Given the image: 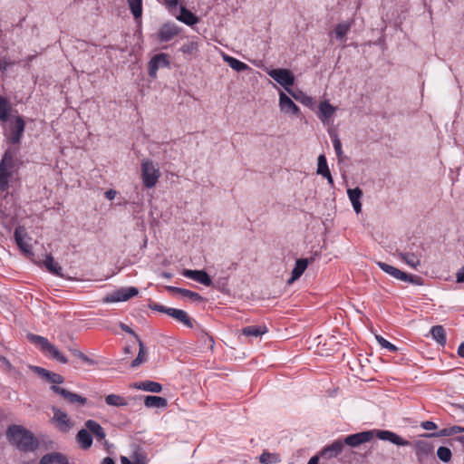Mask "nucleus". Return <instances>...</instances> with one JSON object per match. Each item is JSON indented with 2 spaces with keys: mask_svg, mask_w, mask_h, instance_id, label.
<instances>
[{
  "mask_svg": "<svg viewBox=\"0 0 464 464\" xmlns=\"http://www.w3.org/2000/svg\"><path fill=\"white\" fill-rule=\"evenodd\" d=\"M376 432L378 439L382 440H388L398 446H409L411 442L400 437L398 434L390 430H367L354 433L347 436L343 440V444L351 447H357L362 443L370 441Z\"/></svg>",
  "mask_w": 464,
  "mask_h": 464,
  "instance_id": "1",
  "label": "nucleus"
},
{
  "mask_svg": "<svg viewBox=\"0 0 464 464\" xmlns=\"http://www.w3.org/2000/svg\"><path fill=\"white\" fill-rule=\"evenodd\" d=\"M9 441L18 450L24 452L34 451L38 448L39 442L34 435L19 425H12L6 432Z\"/></svg>",
  "mask_w": 464,
  "mask_h": 464,
  "instance_id": "2",
  "label": "nucleus"
},
{
  "mask_svg": "<svg viewBox=\"0 0 464 464\" xmlns=\"http://www.w3.org/2000/svg\"><path fill=\"white\" fill-rule=\"evenodd\" d=\"M27 338L32 343L39 346L43 353H48L53 359L61 363L68 362L67 358L63 355L57 347L52 344L47 338L34 334H29Z\"/></svg>",
  "mask_w": 464,
  "mask_h": 464,
  "instance_id": "3",
  "label": "nucleus"
},
{
  "mask_svg": "<svg viewBox=\"0 0 464 464\" xmlns=\"http://www.w3.org/2000/svg\"><path fill=\"white\" fill-rule=\"evenodd\" d=\"M5 135L8 142L18 144L24 131L25 122L21 116H11L8 121Z\"/></svg>",
  "mask_w": 464,
  "mask_h": 464,
  "instance_id": "4",
  "label": "nucleus"
},
{
  "mask_svg": "<svg viewBox=\"0 0 464 464\" xmlns=\"http://www.w3.org/2000/svg\"><path fill=\"white\" fill-rule=\"evenodd\" d=\"M14 168V157L9 150H7L0 161V190L5 191L9 185V178L12 176Z\"/></svg>",
  "mask_w": 464,
  "mask_h": 464,
  "instance_id": "5",
  "label": "nucleus"
},
{
  "mask_svg": "<svg viewBox=\"0 0 464 464\" xmlns=\"http://www.w3.org/2000/svg\"><path fill=\"white\" fill-rule=\"evenodd\" d=\"M267 74L288 92H291L289 87L295 83V75L290 70L283 68L271 69L267 71Z\"/></svg>",
  "mask_w": 464,
  "mask_h": 464,
  "instance_id": "6",
  "label": "nucleus"
},
{
  "mask_svg": "<svg viewBox=\"0 0 464 464\" xmlns=\"http://www.w3.org/2000/svg\"><path fill=\"white\" fill-rule=\"evenodd\" d=\"M141 176L144 186L150 188L156 185L160 174L152 161L146 160L141 164Z\"/></svg>",
  "mask_w": 464,
  "mask_h": 464,
  "instance_id": "7",
  "label": "nucleus"
},
{
  "mask_svg": "<svg viewBox=\"0 0 464 464\" xmlns=\"http://www.w3.org/2000/svg\"><path fill=\"white\" fill-rule=\"evenodd\" d=\"M139 291L136 287H121L103 298L104 303L124 302L137 295Z\"/></svg>",
  "mask_w": 464,
  "mask_h": 464,
  "instance_id": "8",
  "label": "nucleus"
},
{
  "mask_svg": "<svg viewBox=\"0 0 464 464\" xmlns=\"http://www.w3.org/2000/svg\"><path fill=\"white\" fill-rule=\"evenodd\" d=\"M51 389L53 392L61 395L64 400H66L71 404L83 406L87 403V399L85 397L72 392L64 388H62L57 385H53Z\"/></svg>",
  "mask_w": 464,
  "mask_h": 464,
  "instance_id": "9",
  "label": "nucleus"
},
{
  "mask_svg": "<svg viewBox=\"0 0 464 464\" xmlns=\"http://www.w3.org/2000/svg\"><path fill=\"white\" fill-rule=\"evenodd\" d=\"M180 33V28L173 23H166L160 26L158 32V39L166 43L172 40Z\"/></svg>",
  "mask_w": 464,
  "mask_h": 464,
  "instance_id": "10",
  "label": "nucleus"
},
{
  "mask_svg": "<svg viewBox=\"0 0 464 464\" xmlns=\"http://www.w3.org/2000/svg\"><path fill=\"white\" fill-rule=\"evenodd\" d=\"M169 62L166 53H159L154 55L149 63L148 72L152 78H155L157 72L160 67H168Z\"/></svg>",
  "mask_w": 464,
  "mask_h": 464,
  "instance_id": "11",
  "label": "nucleus"
},
{
  "mask_svg": "<svg viewBox=\"0 0 464 464\" xmlns=\"http://www.w3.org/2000/svg\"><path fill=\"white\" fill-rule=\"evenodd\" d=\"M182 275L185 277L195 280L206 286H210L212 285V280H211L210 276L204 270L185 269L182 272Z\"/></svg>",
  "mask_w": 464,
  "mask_h": 464,
  "instance_id": "12",
  "label": "nucleus"
},
{
  "mask_svg": "<svg viewBox=\"0 0 464 464\" xmlns=\"http://www.w3.org/2000/svg\"><path fill=\"white\" fill-rule=\"evenodd\" d=\"M279 107L281 111L292 115H298V106L283 92L279 93Z\"/></svg>",
  "mask_w": 464,
  "mask_h": 464,
  "instance_id": "13",
  "label": "nucleus"
},
{
  "mask_svg": "<svg viewBox=\"0 0 464 464\" xmlns=\"http://www.w3.org/2000/svg\"><path fill=\"white\" fill-rule=\"evenodd\" d=\"M344 444L343 440H334L332 444L324 447L320 452V456L325 458L327 459L336 458L339 454L342 453L343 450Z\"/></svg>",
  "mask_w": 464,
  "mask_h": 464,
  "instance_id": "14",
  "label": "nucleus"
},
{
  "mask_svg": "<svg viewBox=\"0 0 464 464\" xmlns=\"http://www.w3.org/2000/svg\"><path fill=\"white\" fill-rule=\"evenodd\" d=\"M52 410L53 411V420L58 423L60 430L67 431L72 425L67 413L57 407H53Z\"/></svg>",
  "mask_w": 464,
  "mask_h": 464,
  "instance_id": "15",
  "label": "nucleus"
},
{
  "mask_svg": "<svg viewBox=\"0 0 464 464\" xmlns=\"http://www.w3.org/2000/svg\"><path fill=\"white\" fill-rule=\"evenodd\" d=\"M313 261V258H300L295 261V266L292 271L291 277L288 279L287 283L289 285L293 284L295 280H297L305 271L308 265Z\"/></svg>",
  "mask_w": 464,
  "mask_h": 464,
  "instance_id": "16",
  "label": "nucleus"
},
{
  "mask_svg": "<svg viewBox=\"0 0 464 464\" xmlns=\"http://www.w3.org/2000/svg\"><path fill=\"white\" fill-rule=\"evenodd\" d=\"M39 464H69L65 455L60 452H51L44 455Z\"/></svg>",
  "mask_w": 464,
  "mask_h": 464,
  "instance_id": "17",
  "label": "nucleus"
},
{
  "mask_svg": "<svg viewBox=\"0 0 464 464\" xmlns=\"http://www.w3.org/2000/svg\"><path fill=\"white\" fill-rule=\"evenodd\" d=\"M89 432L93 435L98 441H102L106 437L104 429L96 420H88L84 424Z\"/></svg>",
  "mask_w": 464,
  "mask_h": 464,
  "instance_id": "18",
  "label": "nucleus"
},
{
  "mask_svg": "<svg viewBox=\"0 0 464 464\" xmlns=\"http://www.w3.org/2000/svg\"><path fill=\"white\" fill-rule=\"evenodd\" d=\"M399 256L408 266L413 268H417L419 266H420L421 251L417 250L416 252H401L399 254Z\"/></svg>",
  "mask_w": 464,
  "mask_h": 464,
  "instance_id": "19",
  "label": "nucleus"
},
{
  "mask_svg": "<svg viewBox=\"0 0 464 464\" xmlns=\"http://www.w3.org/2000/svg\"><path fill=\"white\" fill-rule=\"evenodd\" d=\"M316 172L318 175L324 177L327 179L329 185L334 186V179L328 168L326 158L324 154H321L318 157Z\"/></svg>",
  "mask_w": 464,
  "mask_h": 464,
  "instance_id": "20",
  "label": "nucleus"
},
{
  "mask_svg": "<svg viewBox=\"0 0 464 464\" xmlns=\"http://www.w3.org/2000/svg\"><path fill=\"white\" fill-rule=\"evenodd\" d=\"M169 316L174 318L176 321L183 324L188 328L193 327V320L189 315L183 310L171 308Z\"/></svg>",
  "mask_w": 464,
  "mask_h": 464,
  "instance_id": "21",
  "label": "nucleus"
},
{
  "mask_svg": "<svg viewBox=\"0 0 464 464\" xmlns=\"http://www.w3.org/2000/svg\"><path fill=\"white\" fill-rule=\"evenodd\" d=\"M34 372L41 377L46 379L48 382L55 384H61L64 379L61 374L47 371L42 367H34Z\"/></svg>",
  "mask_w": 464,
  "mask_h": 464,
  "instance_id": "22",
  "label": "nucleus"
},
{
  "mask_svg": "<svg viewBox=\"0 0 464 464\" xmlns=\"http://www.w3.org/2000/svg\"><path fill=\"white\" fill-rule=\"evenodd\" d=\"M349 199L353 207L354 211L358 214L362 211L361 198L362 191L360 188H349L347 190Z\"/></svg>",
  "mask_w": 464,
  "mask_h": 464,
  "instance_id": "23",
  "label": "nucleus"
},
{
  "mask_svg": "<svg viewBox=\"0 0 464 464\" xmlns=\"http://www.w3.org/2000/svg\"><path fill=\"white\" fill-rule=\"evenodd\" d=\"M76 440L82 450H88L92 445V436L86 428L78 431Z\"/></svg>",
  "mask_w": 464,
  "mask_h": 464,
  "instance_id": "24",
  "label": "nucleus"
},
{
  "mask_svg": "<svg viewBox=\"0 0 464 464\" xmlns=\"http://www.w3.org/2000/svg\"><path fill=\"white\" fill-rule=\"evenodd\" d=\"M415 451L418 459L421 461L424 457H427L433 452V445L430 442L419 440L415 443Z\"/></svg>",
  "mask_w": 464,
  "mask_h": 464,
  "instance_id": "25",
  "label": "nucleus"
},
{
  "mask_svg": "<svg viewBox=\"0 0 464 464\" xmlns=\"http://www.w3.org/2000/svg\"><path fill=\"white\" fill-rule=\"evenodd\" d=\"M134 387L138 390H142L153 393H160L162 391V385L160 382L149 380L136 382Z\"/></svg>",
  "mask_w": 464,
  "mask_h": 464,
  "instance_id": "26",
  "label": "nucleus"
},
{
  "mask_svg": "<svg viewBox=\"0 0 464 464\" xmlns=\"http://www.w3.org/2000/svg\"><path fill=\"white\" fill-rule=\"evenodd\" d=\"M463 431H464L463 427L452 426L450 428L441 429L440 430H439L437 432L430 433V434H428V433L423 434V437H427V438L448 437V436H452V435H455L457 433L463 432Z\"/></svg>",
  "mask_w": 464,
  "mask_h": 464,
  "instance_id": "27",
  "label": "nucleus"
},
{
  "mask_svg": "<svg viewBox=\"0 0 464 464\" xmlns=\"http://www.w3.org/2000/svg\"><path fill=\"white\" fill-rule=\"evenodd\" d=\"M26 236L24 229L22 227H17L14 230V239L19 246V248L24 253H30L32 246L30 244L24 241V237Z\"/></svg>",
  "mask_w": 464,
  "mask_h": 464,
  "instance_id": "28",
  "label": "nucleus"
},
{
  "mask_svg": "<svg viewBox=\"0 0 464 464\" xmlns=\"http://www.w3.org/2000/svg\"><path fill=\"white\" fill-rule=\"evenodd\" d=\"M144 405L147 408H165L168 405V401L163 397L148 395L144 398Z\"/></svg>",
  "mask_w": 464,
  "mask_h": 464,
  "instance_id": "29",
  "label": "nucleus"
},
{
  "mask_svg": "<svg viewBox=\"0 0 464 464\" xmlns=\"http://www.w3.org/2000/svg\"><path fill=\"white\" fill-rule=\"evenodd\" d=\"M177 18L187 25H194L198 22V17L184 6L180 7V14Z\"/></svg>",
  "mask_w": 464,
  "mask_h": 464,
  "instance_id": "30",
  "label": "nucleus"
},
{
  "mask_svg": "<svg viewBox=\"0 0 464 464\" xmlns=\"http://www.w3.org/2000/svg\"><path fill=\"white\" fill-rule=\"evenodd\" d=\"M267 333V327L266 325H249L242 329V334L246 336L259 337L264 334Z\"/></svg>",
  "mask_w": 464,
  "mask_h": 464,
  "instance_id": "31",
  "label": "nucleus"
},
{
  "mask_svg": "<svg viewBox=\"0 0 464 464\" xmlns=\"http://www.w3.org/2000/svg\"><path fill=\"white\" fill-rule=\"evenodd\" d=\"M335 111V108L329 102L324 101L319 105V118L322 121H326Z\"/></svg>",
  "mask_w": 464,
  "mask_h": 464,
  "instance_id": "32",
  "label": "nucleus"
},
{
  "mask_svg": "<svg viewBox=\"0 0 464 464\" xmlns=\"http://www.w3.org/2000/svg\"><path fill=\"white\" fill-rule=\"evenodd\" d=\"M44 264L50 273L61 277L63 276L62 266L57 262L54 261L53 257L51 255L46 256L45 260L44 261Z\"/></svg>",
  "mask_w": 464,
  "mask_h": 464,
  "instance_id": "33",
  "label": "nucleus"
},
{
  "mask_svg": "<svg viewBox=\"0 0 464 464\" xmlns=\"http://www.w3.org/2000/svg\"><path fill=\"white\" fill-rule=\"evenodd\" d=\"M432 338L440 345H445L446 343V333L441 325H434L431 327L430 331Z\"/></svg>",
  "mask_w": 464,
  "mask_h": 464,
  "instance_id": "34",
  "label": "nucleus"
},
{
  "mask_svg": "<svg viewBox=\"0 0 464 464\" xmlns=\"http://www.w3.org/2000/svg\"><path fill=\"white\" fill-rule=\"evenodd\" d=\"M353 25V22H343L336 24L334 28V34L336 39L338 40H343L345 35L348 34V32L351 30V27Z\"/></svg>",
  "mask_w": 464,
  "mask_h": 464,
  "instance_id": "35",
  "label": "nucleus"
},
{
  "mask_svg": "<svg viewBox=\"0 0 464 464\" xmlns=\"http://www.w3.org/2000/svg\"><path fill=\"white\" fill-rule=\"evenodd\" d=\"M130 13L136 21L142 16V0H127Z\"/></svg>",
  "mask_w": 464,
  "mask_h": 464,
  "instance_id": "36",
  "label": "nucleus"
},
{
  "mask_svg": "<svg viewBox=\"0 0 464 464\" xmlns=\"http://www.w3.org/2000/svg\"><path fill=\"white\" fill-rule=\"evenodd\" d=\"M139 353L137 357L131 362L130 366L136 368L147 360V350L141 340H138Z\"/></svg>",
  "mask_w": 464,
  "mask_h": 464,
  "instance_id": "37",
  "label": "nucleus"
},
{
  "mask_svg": "<svg viewBox=\"0 0 464 464\" xmlns=\"http://www.w3.org/2000/svg\"><path fill=\"white\" fill-rule=\"evenodd\" d=\"M224 60L237 72H243L249 68L246 63L228 55H224Z\"/></svg>",
  "mask_w": 464,
  "mask_h": 464,
  "instance_id": "38",
  "label": "nucleus"
},
{
  "mask_svg": "<svg viewBox=\"0 0 464 464\" xmlns=\"http://www.w3.org/2000/svg\"><path fill=\"white\" fill-rule=\"evenodd\" d=\"M105 402L110 406H126L128 404L126 399L118 394H109L105 397Z\"/></svg>",
  "mask_w": 464,
  "mask_h": 464,
  "instance_id": "39",
  "label": "nucleus"
},
{
  "mask_svg": "<svg viewBox=\"0 0 464 464\" xmlns=\"http://www.w3.org/2000/svg\"><path fill=\"white\" fill-rule=\"evenodd\" d=\"M11 111V106L8 101L2 96H0V120L3 122H6L9 117V111Z\"/></svg>",
  "mask_w": 464,
  "mask_h": 464,
  "instance_id": "40",
  "label": "nucleus"
},
{
  "mask_svg": "<svg viewBox=\"0 0 464 464\" xmlns=\"http://www.w3.org/2000/svg\"><path fill=\"white\" fill-rule=\"evenodd\" d=\"M296 101L300 102L302 104L311 107L314 104V99L304 93H303L301 91L298 92H294L291 91L289 92Z\"/></svg>",
  "mask_w": 464,
  "mask_h": 464,
  "instance_id": "41",
  "label": "nucleus"
},
{
  "mask_svg": "<svg viewBox=\"0 0 464 464\" xmlns=\"http://www.w3.org/2000/svg\"><path fill=\"white\" fill-rule=\"evenodd\" d=\"M259 461L262 464L277 463L280 461V457L278 454L264 451L259 457Z\"/></svg>",
  "mask_w": 464,
  "mask_h": 464,
  "instance_id": "42",
  "label": "nucleus"
},
{
  "mask_svg": "<svg viewBox=\"0 0 464 464\" xmlns=\"http://www.w3.org/2000/svg\"><path fill=\"white\" fill-rule=\"evenodd\" d=\"M437 456L441 461L449 462L451 459L452 453L449 448L441 446L437 450Z\"/></svg>",
  "mask_w": 464,
  "mask_h": 464,
  "instance_id": "43",
  "label": "nucleus"
},
{
  "mask_svg": "<svg viewBox=\"0 0 464 464\" xmlns=\"http://www.w3.org/2000/svg\"><path fill=\"white\" fill-rule=\"evenodd\" d=\"M396 279H399L401 281L404 282H411L412 284L420 285V277L414 276L411 275H408L405 272L399 269V272L397 273Z\"/></svg>",
  "mask_w": 464,
  "mask_h": 464,
  "instance_id": "44",
  "label": "nucleus"
},
{
  "mask_svg": "<svg viewBox=\"0 0 464 464\" xmlns=\"http://www.w3.org/2000/svg\"><path fill=\"white\" fill-rule=\"evenodd\" d=\"M378 266L385 273L389 274L390 276H393L394 278L397 277V273L399 272V269L388 265L384 262H378Z\"/></svg>",
  "mask_w": 464,
  "mask_h": 464,
  "instance_id": "45",
  "label": "nucleus"
},
{
  "mask_svg": "<svg viewBox=\"0 0 464 464\" xmlns=\"http://www.w3.org/2000/svg\"><path fill=\"white\" fill-rule=\"evenodd\" d=\"M375 338H376V340H377L378 343H379L382 348H385V349H387V350H389L390 352H392V353H394V352H396V351L398 350V348H397L394 344H392V343H391L390 342H388V341H387L386 339H384L382 336H381V335H376V336H375Z\"/></svg>",
  "mask_w": 464,
  "mask_h": 464,
  "instance_id": "46",
  "label": "nucleus"
},
{
  "mask_svg": "<svg viewBox=\"0 0 464 464\" xmlns=\"http://www.w3.org/2000/svg\"><path fill=\"white\" fill-rule=\"evenodd\" d=\"M333 145H334V150H335V153L339 159V160H342V158H343V150H342V143H341V140L340 139L338 138L337 135H335L334 138H333Z\"/></svg>",
  "mask_w": 464,
  "mask_h": 464,
  "instance_id": "47",
  "label": "nucleus"
},
{
  "mask_svg": "<svg viewBox=\"0 0 464 464\" xmlns=\"http://www.w3.org/2000/svg\"><path fill=\"white\" fill-rule=\"evenodd\" d=\"M71 352L72 353V354L74 356L78 357L82 362H86V363H88L90 365H93L94 364V361L92 359L89 358L87 355H85L81 351L76 350V349H72Z\"/></svg>",
  "mask_w": 464,
  "mask_h": 464,
  "instance_id": "48",
  "label": "nucleus"
},
{
  "mask_svg": "<svg viewBox=\"0 0 464 464\" xmlns=\"http://www.w3.org/2000/svg\"><path fill=\"white\" fill-rule=\"evenodd\" d=\"M181 295L185 297L190 298L193 301H201L203 299L199 294L185 288L182 289Z\"/></svg>",
  "mask_w": 464,
  "mask_h": 464,
  "instance_id": "49",
  "label": "nucleus"
},
{
  "mask_svg": "<svg viewBox=\"0 0 464 464\" xmlns=\"http://www.w3.org/2000/svg\"><path fill=\"white\" fill-rule=\"evenodd\" d=\"M149 307L151 310H154V311H157V312H160V313H164V314H166L168 315H169V311L171 309L170 307L164 306V305L160 304L158 303L150 304Z\"/></svg>",
  "mask_w": 464,
  "mask_h": 464,
  "instance_id": "50",
  "label": "nucleus"
},
{
  "mask_svg": "<svg viewBox=\"0 0 464 464\" xmlns=\"http://www.w3.org/2000/svg\"><path fill=\"white\" fill-rule=\"evenodd\" d=\"M14 63V62H11L6 57L0 59V71L5 72L8 69V67L13 65Z\"/></svg>",
  "mask_w": 464,
  "mask_h": 464,
  "instance_id": "51",
  "label": "nucleus"
},
{
  "mask_svg": "<svg viewBox=\"0 0 464 464\" xmlns=\"http://www.w3.org/2000/svg\"><path fill=\"white\" fill-rule=\"evenodd\" d=\"M420 426H421V428H423L426 430H433L437 429L436 423H434L433 421H430V420H426V421L421 422Z\"/></svg>",
  "mask_w": 464,
  "mask_h": 464,
  "instance_id": "52",
  "label": "nucleus"
},
{
  "mask_svg": "<svg viewBox=\"0 0 464 464\" xmlns=\"http://www.w3.org/2000/svg\"><path fill=\"white\" fill-rule=\"evenodd\" d=\"M121 330H122V331H124L125 333H128V334H132L133 336H135V338L137 339V341H138V340H140V339L139 338V336L135 334V332H134V331H133L130 326H128L127 324H122V323H121Z\"/></svg>",
  "mask_w": 464,
  "mask_h": 464,
  "instance_id": "53",
  "label": "nucleus"
},
{
  "mask_svg": "<svg viewBox=\"0 0 464 464\" xmlns=\"http://www.w3.org/2000/svg\"><path fill=\"white\" fill-rule=\"evenodd\" d=\"M164 2L169 9L176 8L179 5V0H164Z\"/></svg>",
  "mask_w": 464,
  "mask_h": 464,
  "instance_id": "54",
  "label": "nucleus"
},
{
  "mask_svg": "<svg viewBox=\"0 0 464 464\" xmlns=\"http://www.w3.org/2000/svg\"><path fill=\"white\" fill-rule=\"evenodd\" d=\"M457 281L459 283L464 282V266L461 267L457 273Z\"/></svg>",
  "mask_w": 464,
  "mask_h": 464,
  "instance_id": "55",
  "label": "nucleus"
},
{
  "mask_svg": "<svg viewBox=\"0 0 464 464\" xmlns=\"http://www.w3.org/2000/svg\"><path fill=\"white\" fill-rule=\"evenodd\" d=\"M117 192L116 190L114 189H109L105 192V197L106 198H108L109 200H111L115 198Z\"/></svg>",
  "mask_w": 464,
  "mask_h": 464,
  "instance_id": "56",
  "label": "nucleus"
},
{
  "mask_svg": "<svg viewBox=\"0 0 464 464\" xmlns=\"http://www.w3.org/2000/svg\"><path fill=\"white\" fill-rule=\"evenodd\" d=\"M166 289L169 292H170V293H177V294H180L181 295V291H182L183 288L168 285V286H166Z\"/></svg>",
  "mask_w": 464,
  "mask_h": 464,
  "instance_id": "57",
  "label": "nucleus"
},
{
  "mask_svg": "<svg viewBox=\"0 0 464 464\" xmlns=\"http://www.w3.org/2000/svg\"><path fill=\"white\" fill-rule=\"evenodd\" d=\"M458 355L464 358V342L461 343L458 348Z\"/></svg>",
  "mask_w": 464,
  "mask_h": 464,
  "instance_id": "58",
  "label": "nucleus"
},
{
  "mask_svg": "<svg viewBox=\"0 0 464 464\" xmlns=\"http://www.w3.org/2000/svg\"><path fill=\"white\" fill-rule=\"evenodd\" d=\"M121 464H143L140 463L139 460L137 461V463H133L127 457H121Z\"/></svg>",
  "mask_w": 464,
  "mask_h": 464,
  "instance_id": "59",
  "label": "nucleus"
},
{
  "mask_svg": "<svg viewBox=\"0 0 464 464\" xmlns=\"http://www.w3.org/2000/svg\"><path fill=\"white\" fill-rule=\"evenodd\" d=\"M319 462V456L318 455H315V456H313L307 464H318Z\"/></svg>",
  "mask_w": 464,
  "mask_h": 464,
  "instance_id": "60",
  "label": "nucleus"
},
{
  "mask_svg": "<svg viewBox=\"0 0 464 464\" xmlns=\"http://www.w3.org/2000/svg\"><path fill=\"white\" fill-rule=\"evenodd\" d=\"M102 464H115V462L111 458L106 457L103 459Z\"/></svg>",
  "mask_w": 464,
  "mask_h": 464,
  "instance_id": "61",
  "label": "nucleus"
},
{
  "mask_svg": "<svg viewBox=\"0 0 464 464\" xmlns=\"http://www.w3.org/2000/svg\"><path fill=\"white\" fill-rule=\"evenodd\" d=\"M161 276H163L164 278H167V279H170L172 277V274H170L169 272H163L161 274Z\"/></svg>",
  "mask_w": 464,
  "mask_h": 464,
  "instance_id": "62",
  "label": "nucleus"
},
{
  "mask_svg": "<svg viewBox=\"0 0 464 464\" xmlns=\"http://www.w3.org/2000/svg\"><path fill=\"white\" fill-rule=\"evenodd\" d=\"M180 50H181V52H183V53H188V52H189V50H190V48H189V46H188V45H183V46L181 47V49H180Z\"/></svg>",
  "mask_w": 464,
  "mask_h": 464,
  "instance_id": "63",
  "label": "nucleus"
},
{
  "mask_svg": "<svg viewBox=\"0 0 464 464\" xmlns=\"http://www.w3.org/2000/svg\"><path fill=\"white\" fill-rule=\"evenodd\" d=\"M457 407H458V409H459L460 411H462L464 412V403L458 404Z\"/></svg>",
  "mask_w": 464,
  "mask_h": 464,
  "instance_id": "64",
  "label": "nucleus"
}]
</instances>
